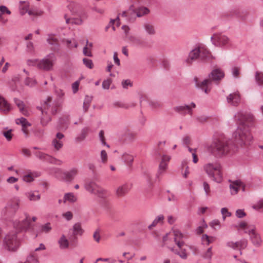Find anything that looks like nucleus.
<instances>
[{
  "label": "nucleus",
  "instance_id": "nucleus-1",
  "mask_svg": "<svg viewBox=\"0 0 263 263\" xmlns=\"http://www.w3.org/2000/svg\"><path fill=\"white\" fill-rule=\"evenodd\" d=\"M235 121L239 124L233 134L236 144L237 146H247L253 142V136L248 124H253L254 117L252 114L242 110L237 111L234 116Z\"/></svg>",
  "mask_w": 263,
  "mask_h": 263
},
{
  "label": "nucleus",
  "instance_id": "nucleus-2",
  "mask_svg": "<svg viewBox=\"0 0 263 263\" xmlns=\"http://www.w3.org/2000/svg\"><path fill=\"white\" fill-rule=\"evenodd\" d=\"M210 55V51L208 48L202 44H197L190 51L185 62L191 65L197 60H203Z\"/></svg>",
  "mask_w": 263,
  "mask_h": 263
},
{
  "label": "nucleus",
  "instance_id": "nucleus-3",
  "mask_svg": "<svg viewBox=\"0 0 263 263\" xmlns=\"http://www.w3.org/2000/svg\"><path fill=\"white\" fill-rule=\"evenodd\" d=\"M208 150L213 155L221 157L231 153L234 152L231 150L228 142L225 139H217L214 141L208 147Z\"/></svg>",
  "mask_w": 263,
  "mask_h": 263
},
{
  "label": "nucleus",
  "instance_id": "nucleus-4",
  "mask_svg": "<svg viewBox=\"0 0 263 263\" xmlns=\"http://www.w3.org/2000/svg\"><path fill=\"white\" fill-rule=\"evenodd\" d=\"M203 170L213 181L220 183L223 180L222 167L218 162H209L203 165Z\"/></svg>",
  "mask_w": 263,
  "mask_h": 263
},
{
  "label": "nucleus",
  "instance_id": "nucleus-5",
  "mask_svg": "<svg viewBox=\"0 0 263 263\" xmlns=\"http://www.w3.org/2000/svg\"><path fill=\"white\" fill-rule=\"evenodd\" d=\"M56 60L57 58L55 54L51 53L47 55L41 60L37 59L29 60L27 62L30 66H36L40 69L50 71L52 69Z\"/></svg>",
  "mask_w": 263,
  "mask_h": 263
},
{
  "label": "nucleus",
  "instance_id": "nucleus-6",
  "mask_svg": "<svg viewBox=\"0 0 263 263\" xmlns=\"http://www.w3.org/2000/svg\"><path fill=\"white\" fill-rule=\"evenodd\" d=\"M51 97H48L43 104V109L41 107L42 116L41 117V124L45 126L51 120L50 115H54L57 112V108L54 106H51Z\"/></svg>",
  "mask_w": 263,
  "mask_h": 263
},
{
  "label": "nucleus",
  "instance_id": "nucleus-7",
  "mask_svg": "<svg viewBox=\"0 0 263 263\" xmlns=\"http://www.w3.org/2000/svg\"><path fill=\"white\" fill-rule=\"evenodd\" d=\"M4 245L5 248L9 251H16L20 246V240L16 233L10 232L8 233L4 238Z\"/></svg>",
  "mask_w": 263,
  "mask_h": 263
},
{
  "label": "nucleus",
  "instance_id": "nucleus-8",
  "mask_svg": "<svg viewBox=\"0 0 263 263\" xmlns=\"http://www.w3.org/2000/svg\"><path fill=\"white\" fill-rule=\"evenodd\" d=\"M85 190L91 194L100 198H104L107 196V191L101 187L95 181H90L84 185Z\"/></svg>",
  "mask_w": 263,
  "mask_h": 263
},
{
  "label": "nucleus",
  "instance_id": "nucleus-9",
  "mask_svg": "<svg viewBox=\"0 0 263 263\" xmlns=\"http://www.w3.org/2000/svg\"><path fill=\"white\" fill-rule=\"evenodd\" d=\"M29 215L24 213L18 218L13 221V227L18 231L27 230L30 224Z\"/></svg>",
  "mask_w": 263,
  "mask_h": 263
},
{
  "label": "nucleus",
  "instance_id": "nucleus-10",
  "mask_svg": "<svg viewBox=\"0 0 263 263\" xmlns=\"http://www.w3.org/2000/svg\"><path fill=\"white\" fill-rule=\"evenodd\" d=\"M212 44L217 47H224L230 44L229 38L221 33H215L211 37Z\"/></svg>",
  "mask_w": 263,
  "mask_h": 263
},
{
  "label": "nucleus",
  "instance_id": "nucleus-11",
  "mask_svg": "<svg viewBox=\"0 0 263 263\" xmlns=\"http://www.w3.org/2000/svg\"><path fill=\"white\" fill-rule=\"evenodd\" d=\"M245 233L249 235L250 238L254 245L258 246L261 243L260 237L257 233L256 226L254 224H251L249 227V230L246 231Z\"/></svg>",
  "mask_w": 263,
  "mask_h": 263
},
{
  "label": "nucleus",
  "instance_id": "nucleus-12",
  "mask_svg": "<svg viewBox=\"0 0 263 263\" xmlns=\"http://www.w3.org/2000/svg\"><path fill=\"white\" fill-rule=\"evenodd\" d=\"M196 87L201 89L205 93H209L212 88V82L211 80L205 79L202 82H199L197 78L194 79Z\"/></svg>",
  "mask_w": 263,
  "mask_h": 263
},
{
  "label": "nucleus",
  "instance_id": "nucleus-13",
  "mask_svg": "<svg viewBox=\"0 0 263 263\" xmlns=\"http://www.w3.org/2000/svg\"><path fill=\"white\" fill-rule=\"evenodd\" d=\"M196 104L191 102L189 105L183 104L177 106L174 108V110L179 113L183 114H192V109L195 108Z\"/></svg>",
  "mask_w": 263,
  "mask_h": 263
},
{
  "label": "nucleus",
  "instance_id": "nucleus-14",
  "mask_svg": "<svg viewBox=\"0 0 263 263\" xmlns=\"http://www.w3.org/2000/svg\"><path fill=\"white\" fill-rule=\"evenodd\" d=\"M129 44L136 48H143L145 46L144 41L140 37L135 35H129L127 37Z\"/></svg>",
  "mask_w": 263,
  "mask_h": 263
},
{
  "label": "nucleus",
  "instance_id": "nucleus-15",
  "mask_svg": "<svg viewBox=\"0 0 263 263\" xmlns=\"http://www.w3.org/2000/svg\"><path fill=\"white\" fill-rule=\"evenodd\" d=\"M78 173V169L73 167L68 171L63 172L62 180L66 182L72 181L77 175Z\"/></svg>",
  "mask_w": 263,
  "mask_h": 263
},
{
  "label": "nucleus",
  "instance_id": "nucleus-16",
  "mask_svg": "<svg viewBox=\"0 0 263 263\" xmlns=\"http://www.w3.org/2000/svg\"><path fill=\"white\" fill-rule=\"evenodd\" d=\"M69 11L74 15L81 16L83 13L82 6L79 3L71 2L68 6Z\"/></svg>",
  "mask_w": 263,
  "mask_h": 263
},
{
  "label": "nucleus",
  "instance_id": "nucleus-17",
  "mask_svg": "<svg viewBox=\"0 0 263 263\" xmlns=\"http://www.w3.org/2000/svg\"><path fill=\"white\" fill-rule=\"evenodd\" d=\"M228 103L233 106H237L240 102V97L237 92L229 94L227 97Z\"/></svg>",
  "mask_w": 263,
  "mask_h": 263
},
{
  "label": "nucleus",
  "instance_id": "nucleus-18",
  "mask_svg": "<svg viewBox=\"0 0 263 263\" xmlns=\"http://www.w3.org/2000/svg\"><path fill=\"white\" fill-rule=\"evenodd\" d=\"M224 77V71L220 68L213 69L209 74V77L213 81H219Z\"/></svg>",
  "mask_w": 263,
  "mask_h": 263
},
{
  "label": "nucleus",
  "instance_id": "nucleus-19",
  "mask_svg": "<svg viewBox=\"0 0 263 263\" xmlns=\"http://www.w3.org/2000/svg\"><path fill=\"white\" fill-rule=\"evenodd\" d=\"M173 235L174 241L178 247L181 249L184 243L183 239L185 237V235L178 230H173Z\"/></svg>",
  "mask_w": 263,
  "mask_h": 263
},
{
  "label": "nucleus",
  "instance_id": "nucleus-20",
  "mask_svg": "<svg viewBox=\"0 0 263 263\" xmlns=\"http://www.w3.org/2000/svg\"><path fill=\"white\" fill-rule=\"evenodd\" d=\"M41 173L38 172L27 171L23 176L22 179L24 181L30 183L32 182L35 178L40 176Z\"/></svg>",
  "mask_w": 263,
  "mask_h": 263
},
{
  "label": "nucleus",
  "instance_id": "nucleus-21",
  "mask_svg": "<svg viewBox=\"0 0 263 263\" xmlns=\"http://www.w3.org/2000/svg\"><path fill=\"white\" fill-rule=\"evenodd\" d=\"M242 186V183L239 180L230 181L229 187L231 194L232 195H236L238 192L239 189Z\"/></svg>",
  "mask_w": 263,
  "mask_h": 263
},
{
  "label": "nucleus",
  "instance_id": "nucleus-22",
  "mask_svg": "<svg viewBox=\"0 0 263 263\" xmlns=\"http://www.w3.org/2000/svg\"><path fill=\"white\" fill-rule=\"evenodd\" d=\"M25 195L30 201L36 202L41 199V194L37 191H30L25 193Z\"/></svg>",
  "mask_w": 263,
  "mask_h": 263
},
{
  "label": "nucleus",
  "instance_id": "nucleus-23",
  "mask_svg": "<svg viewBox=\"0 0 263 263\" xmlns=\"http://www.w3.org/2000/svg\"><path fill=\"white\" fill-rule=\"evenodd\" d=\"M59 248L61 250L67 249L69 246V242L64 235H62L58 241Z\"/></svg>",
  "mask_w": 263,
  "mask_h": 263
},
{
  "label": "nucleus",
  "instance_id": "nucleus-24",
  "mask_svg": "<svg viewBox=\"0 0 263 263\" xmlns=\"http://www.w3.org/2000/svg\"><path fill=\"white\" fill-rule=\"evenodd\" d=\"M78 200V197L74 193L69 192L64 194L63 197V202L64 203L69 202L74 203Z\"/></svg>",
  "mask_w": 263,
  "mask_h": 263
},
{
  "label": "nucleus",
  "instance_id": "nucleus-25",
  "mask_svg": "<svg viewBox=\"0 0 263 263\" xmlns=\"http://www.w3.org/2000/svg\"><path fill=\"white\" fill-rule=\"evenodd\" d=\"M15 123L17 125H21L22 127V130L24 133L26 134V129L29 126H31V124L28 122V121L25 118L21 117L20 118L16 119Z\"/></svg>",
  "mask_w": 263,
  "mask_h": 263
},
{
  "label": "nucleus",
  "instance_id": "nucleus-26",
  "mask_svg": "<svg viewBox=\"0 0 263 263\" xmlns=\"http://www.w3.org/2000/svg\"><path fill=\"white\" fill-rule=\"evenodd\" d=\"M14 101L15 104L18 107V108H19L20 112L22 114H23L25 116L29 115V112L27 111V110L26 108H25V107H24L25 105H24V102L22 101H21L17 98H14Z\"/></svg>",
  "mask_w": 263,
  "mask_h": 263
},
{
  "label": "nucleus",
  "instance_id": "nucleus-27",
  "mask_svg": "<svg viewBox=\"0 0 263 263\" xmlns=\"http://www.w3.org/2000/svg\"><path fill=\"white\" fill-rule=\"evenodd\" d=\"M29 8V3L28 1H20L19 5V12L21 15H24Z\"/></svg>",
  "mask_w": 263,
  "mask_h": 263
},
{
  "label": "nucleus",
  "instance_id": "nucleus-28",
  "mask_svg": "<svg viewBox=\"0 0 263 263\" xmlns=\"http://www.w3.org/2000/svg\"><path fill=\"white\" fill-rule=\"evenodd\" d=\"M129 189V185L127 184H124L118 187L116 193L118 196H123L128 192Z\"/></svg>",
  "mask_w": 263,
  "mask_h": 263
},
{
  "label": "nucleus",
  "instance_id": "nucleus-29",
  "mask_svg": "<svg viewBox=\"0 0 263 263\" xmlns=\"http://www.w3.org/2000/svg\"><path fill=\"white\" fill-rule=\"evenodd\" d=\"M10 110V104L5 100L3 97H0V110L4 112H7Z\"/></svg>",
  "mask_w": 263,
  "mask_h": 263
},
{
  "label": "nucleus",
  "instance_id": "nucleus-30",
  "mask_svg": "<svg viewBox=\"0 0 263 263\" xmlns=\"http://www.w3.org/2000/svg\"><path fill=\"white\" fill-rule=\"evenodd\" d=\"M122 159L126 165L130 166L132 165L134 156L130 154L124 153L122 156Z\"/></svg>",
  "mask_w": 263,
  "mask_h": 263
},
{
  "label": "nucleus",
  "instance_id": "nucleus-31",
  "mask_svg": "<svg viewBox=\"0 0 263 263\" xmlns=\"http://www.w3.org/2000/svg\"><path fill=\"white\" fill-rule=\"evenodd\" d=\"M21 263H40V261L37 255L34 253H31L27 256L24 262Z\"/></svg>",
  "mask_w": 263,
  "mask_h": 263
},
{
  "label": "nucleus",
  "instance_id": "nucleus-32",
  "mask_svg": "<svg viewBox=\"0 0 263 263\" xmlns=\"http://www.w3.org/2000/svg\"><path fill=\"white\" fill-rule=\"evenodd\" d=\"M144 31L146 33L150 35H154L155 30L153 25L149 23H145L143 25Z\"/></svg>",
  "mask_w": 263,
  "mask_h": 263
},
{
  "label": "nucleus",
  "instance_id": "nucleus-33",
  "mask_svg": "<svg viewBox=\"0 0 263 263\" xmlns=\"http://www.w3.org/2000/svg\"><path fill=\"white\" fill-rule=\"evenodd\" d=\"M164 219V216L163 215L160 214V215L157 216L155 218V219L153 220L152 223L150 225H149V226L148 227V228L149 230H151L153 227H156L159 223H162Z\"/></svg>",
  "mask_w": 263,
  "mask_h": 263
},
{
  "label": "nucleus",
  "instance_id": "nucleus-34",
  "mask_svg": "<svg viewBox=\"0 0 263 263\" xmlns=\"http://www.w3.org/2000/svg\"><path fill=\"white\" fill-rule=\"evenodd\" d=\"M21 199L18 197H15L11 202L9 204V206L14 211H16L20 208V204Z\"/></svg>",
  "mask_w": 263,
  "mask_h": 263
},
{
  "label": "nucleus",
  "instance_id": "nucleus-35",
  "mask_svg": "<svg viewBox=\"0 0 263 263\" xmlns=\"http://www.w3.org/2000/svg\"><path fill=\"white\" fill-rule=\"evenodd\" d=\"M135 13L137 17H142L149 13V9L145 7H140L135 10Z\"/></svg>",
  "mask_w": 263,
  "mask_h": 263
},
{
  "label": "nucleus",
  "instance_id": "nucleus-36",
  "mask_svg": "<svg viewBox=\"0 0 263 263\" xmlns=\"http://www.w3.org/2000/svg\"><path fill=\"white\" fill-rule=\"evenodd\" d=\"M51 145L55 151H60L63 146V142L62 140L53 139L51 142Z\"/></svg>",
  "mask_w": 263,
  "mask_h": 263
},
{
  "label": "nucleus",
  "instance_id": "nucleus-37",
  "mask_svg": "<svg viewBox=\"0 0 263 263\" xmlns=\"http://www.w3.org/2000/svg\"><path fill=\"white\" fill-rule=\"evenodd\" d=\"M5 14L10 15L11 14V11L5 6H0L1 18L2 19V23L4 24H6L7 22V20H4L3 18V15Z\"/></svg>",
  "mask_w": 263,
  "mask_h": 263
},
{
  "label": "nucleus",
  "instance_id": "nucleus-38",
  "mask_svg": "<svg viewBox=\"0 0 263 263\" xmlns=\"http://www.w3.org/2000/svg\"><path fill=\"white\" fill-rule=\"evenodd\" d=\"M47 42L53 46H58L59 38L54 35H49L47 39Z\"/></svg>",
  "mask_w": 263,
  "mask_h": 263
},
{
  "label": "nucleus",
  "instance_id": "nucleus-39",
  "mask_svg": "<svg viewBox=\"0 0 263 263\" xmlns=\"http://www.w3.org/2000/svg\"><path fill=\"white\" fill-rule=\"evenodd\" d=\"M168 248L172 252H173L175 254H177L178 255H179V257L180 258H181L182 259H185L187 258V254H186V253L185 249H181V248L180 249L181 251L179 252V251H178L177 250H175L174 248H171V247H168Z\"/></svg>",
  "mask_w": 263,
  "mask_h": 263
},
{
  "label": "nucleus",
  "instance_id": "nucleus-40",
  "mask_svg": "<svg viewBox=\"0 0 263 263\" xmlns=\"http://www.w3.org/2000/svg\"><path fill=\"white\" fill-rule=\"evenodd\" d=\"M72 230L73 234L74 235H81L83 233L81 224L79 223H75L73 225Z\"/></svg>",
  "mask_w": 263,
  "mask_h": 263
},
{
  "label": "nucleus",
  "instance_id": "nucleus-41",
  "mask_svg": "<svg viewBox=\"0 0 263 263\" xmlns=\"http://www.w3.org/2000/svg\"><path fill=\"white\" fill-rule=\"evenodd\" d=\"M89 129L88 128H84L82 129L81 134L79 136L76 138L77 142H80L83 140L86 137Z\"/></svg>",
  "mask_w": 263,
  "mask_h": 263
},
{
  "label": "nucleus",
  "instance_id": "nucleus-42",
  "mask_svg": "<svg viewBox=\"0 0 263 263\" xmlns=\"http://www.w3.org/2000/svg\"><path fill=\"white\" fill-rule=\"evenodd\" d=\"M24 84L26 86L33 87L36 85L37 82L34 78H27L24 81Z\"/></svg>",
  "mask_w": 263,
  "mask_h": 263
},
{
  "label": "nucleus",
  "instance_id": "nucleus-43",
  "mask_svg": "<svg viewBox=\"0 0 263 263\" xmlns=\"http://www.w3.org/2000/svg\"><path fill=\"white\" fill-rule=\"evenodd\" d=\"M45 162H49L50 163L57 164V165H60L62 163L61 161L49 155H47V157H46V158L45 160Z\"/></svg>",
  "mask_w": 263,
  "mask_h": 263
},
{
  "label": "nucleus",
  "instance_id": "nucleus-44",
  "mask_svg": "<svg viewBox=\"0 0 263 263\" xmlns=\"http://www.w3.org/2000/svg\"><path fill=\"white\" fill-rule=\"evenodd\" d=\"M212 248H209L207 250L202 254V257L204 259L211 260L213 256Z\"/></svg>",
  "mask_w": 263,
  "mask_h": 263
},
{
  "label": "nucleus",
  "instance_id": "nucleus-45",
  "mask_svg": "<svg viewBox=\"0 0 263 263\" xmlns=\"http://www.w3.org/2000/svg\"><path fill=\"white\" fill-rule=\"evenodd\" d=\"M255 80L260 85H263V72L257 71L255 73Z\"/></svg>",
  "mask_w": 263,
  "mask_h": 263
},
{
  "label": "nucleus",
  "instance_id": "nucleus-46",
  "mask_svg": "<svg viewBox=\"0 0 263 263\" xmlns=\"http://www.w3.org/2000/svg\"><path fill=\"white\" fill-rule=\"evenodd\" d=\"M108 160L107 154L104 150H102L100 153V162L102 164H106Z\"/></svg>",
  "mask_w": 263,
  "mask_h": 263
},
{
  "label": "nucleus",
  "instance_id": "nucleus-47",
  "mask_svg": "<svg viewBox=\"0 0 263 263\" xmlns=\"http://www.w3.org/2000/svg\"><path fill=\"white\" fill-rule=\"evenodd\" d=\"M63 42H65L67 47L69 49H71L72 48H77L78 46V43L74 40L72 42V44L71 43L72 41L68 39L63 40Z\"/></svg>",
  "mask_w": 263,
  "mask_h": 263
},
{
  "label": "nucleus",
  "instance_id": "nucleus-48",
  "mask_svg": "<svg viewBox=\"0 0 263 263\" xmlns=\"http://www.w3.org/2000/svg\"><path fill=\"white\" fill-rule=\"evenodd\" d=\"M52 173L56 178L62 180V177H63V172H62L61 169L58 168H54L52 170Z\"/></svg>",
  "mask_w": 263,
  "mask_h": 263
},
{
  "label": "nucleus",
  "instance_id": "nucleus-49",
  "mask_svg": "<svg viewBox=\"0 0 263 263\" xmlns=\"http://www.w3.org/2000/svg\"><path fill=\"white\" fill-rule=\"evenodd\" d=\"M250 225L251 224H248L245 222H241L238 224L237 227L238 228V229L243 230L245 233L246 231L249 230V227Z\"/></svg>",
  "mask_w": 263,
  "mask_h": 263
},
{
  "label": "nucleus",
  "instance_id": "nucleus-50",
  "mask_svg": "<svg viewBox=\"0 0 263 263\" xmlns=\"http://www.w3.org/2000/svg\"><path fill=\"white\" fill-rule=\"evenodd\" d=\"M252 208L255 210H259L263 208V199L258 200L252 205Z\"/></svg>",
  "mask_w": 263,
  "mask_h": 263
},
{
  "label": "nucleus",
  "instance_id": "nucleus-51",
  "mask_svg": "<svg viewBox=\"0 0 263 263\" xmlns=\"http://www.w3.org/2000/svg\"><path fill=\"white\" fill-rule=\"evenodd\" d=\"M210 226L215 230L219 229L221 227L220 222L219 220L217 219L213 220L210 223Z\"/></svg>",
  "mask_w": 263,
  "mask_h": 263
},
{
  "label": "nucleus",
  "instance_id": "nucleus-52",
  "mask_svg": "<svg viewBox=\"0 0 263 263\" xmlns=\"http://www.w3.org/2000/svg\"><path fill=\"white\" fill-rule=\"evenodd\" d=\"M221 213L222 215V219L223 220H225L227 217H230L232 215L231 213L229 212L228 210L226 208H221Z\"/></svg>",
  "mask_w": 263,
  "mask_h": 263
},
{
  "label": "nucleus",
  "instance_id": "nucleus-53",
  "mask_svg": "<svg viewBox=\"0 0 263 263\" xmlns=\"http://www.w3.org/2000/svg\"><path fill=\"white\" fill-rule=\"evenodd\" d=\"M83 62L84 64L87 68H88L89 69H92L93 68V62L91 60L86 59V58H84L83 59Z\"/></svg>",
  "mask_w": 263,
  "mask_h": 263
},
{
  "label": "nucleus",
  "instance_id": "nucleus-54",
  "mask_svg": "<svg viewBox=\"0 0 263 263\" xmlns=\"http://www.w3.org/2000/svg\"><path fill=\"white\" fill-rule=\"evenodd\" d=\"M171 159V157L167 155H163L161 157L160 163H164L168 165Z\"/></svg>",
  "mask_w": 263,
  "mask_h": 263
},
{
  "label": "nucleus",
  "instance_id": "nucleus-55",
  "mask_svg": "<svg viewBox=\"0 0 263 263\" xmlns=\"http://www.w3.org/2000/svg\"><path fill=\"white\" fill-rule=\"evenodd\" d=\"M202 243L204 245H209L212 242L211 239L206 234L203 235L201 238Z\"/></svg>",
  "mask_w": 263,
  "mask_h": 263
},
{
  "label": "nucleus",
  "instance_id": "nucleus-56",
  "mask_svg": "<svg viewBox=\"0 0 263 263\" xmlns=\"http://www.w3.org/2000/svg\"><path fill=\"white\" fill-rule=\"evenodd\" d=\"M104 131L103 130H100L99 133V139L101 142V143L102 145H105L107 147H109V146L108 144H107L105 141V138H104Z\"/></svg>",
  "mask_w": 263,
  "mask_h": 263
},
{
  "label": "nucleus",
  "instance_id": "nucleus-57",
  "mask_svg": "<svg viewBox=\"0 0 263 263\" xmlns=\"http://www.w3.org/2000/svg\"><path fill=\"white\" fill-rule=\"evenodd\" d=\"M182 169L184 167L185 168V170L183 174V176L184 178H187L189 174H190V172L189 171V166L187 165V162L186 161H183L182 162Z\"/></svg>",
  "mask_w": 263,
  "mask_h": 263
},
{
  "label": "nucleus",
  "instance_id": "nucleus-58",
  "mask_svg": "<svg viewBox=\"0 0 263 263\" xmlns=\"http://www.w3.org/2000/svg\"><path fill=\"white\" fill-rule=\"evenodd\" d=\"M111 83V80L110 79H107L105 80L102 82V88L104 89H108L110 87V84Z\"/></svg>",
  "mask_w": 263,
  "mask_h": 263
},
{
  "label": "nucleus",
  "instance_id": "nucleus-59",
  "mask_svg": "<svg viewBox=\"0 0 263 263\" xmlns=\"http://www.w3.org/2000/svg\"><path fill=\"white\" fill-rule=\"evenodd\" d=\"M47 155L41 152H37L35 153V155L37 158L44 161H45L46 157H47Z\"/></svg>",
  "mask_w": 263,
  "mask_h": 263
},
{
  "label": "nucleus",
  "instance_id": "nucleus-60",
  "mask_svg": "<svg viewBox=\"0 0 263 263\" xmlns=\"http://www.w3.org/2000/svg\"><path fill=\"white\" fill-rule=\"evenodd\" d=\"M235 215L237 217L241 218L246 216V213H245L244 210L238 209L236 210Z\"/></svg>",
  "mask_w": 263,
  "mask_h": 263
},
{
  "label": "nucleus",
  "instance_id": "nucleus-61",
  "mask_svg": "<svg viewBox=\"0 0 263 263\" xmlns=\"http://www.w3.org/2000/svg\"><path fill=\"white\" fill-rule=\"evenodd\" d=\"M191 142L190 137L187 135H184L182 138V143L184 146H187Z\"/></svg>",
  "mask_w": 263,
  "mask_h": 263
},
{
  "label": "nucleus",
  "instance_id": "nucleus-62",
  "mask_svg": "<svg viewBox=\"0 0 263 263\" xmlns=\"http://www.w3.org/2000/svg\"><path fill=\"white\" fill-rule=\"evenodd\" d=\"M83 53L84 55L91 57H92V54L91 52V49L87 48L86 46L84 47L83 49Z\"/></svg>",
  "mask_w": 263,
  "mask_h": 263
},
{
  "label": "nucleus",
  "instance_id": "nucleus-63",
  "mask_svg": "<svg viewBox=\"0 0 263 263\" xmlns=\"http://www.w3.org/2000/svg\"><path fill=\"white\" fill-rule=\"evenodd\" d=\"M247 240L246 239H242L238 241L239 250L245 248L247 246Z\"/></svg>",
  "mask_w": 263,
  "mask_h": 263
},
{
  "label": "nucleus",
  "instance_id": "nucleus-64",
  "mask_svg": "<svg viewBox=\"0 0 263 263\" xmlns=\"http://www.w3.org/2000/svg\"><path fill=\"white\" fill-rule=\"evenodd\" d=\"M240 73V68L237 67H234L232 68V74L233 77L237 78Z\"/></svg>",
  "mask_w": 263,
  "mask_h": 263
}]
</instances>
